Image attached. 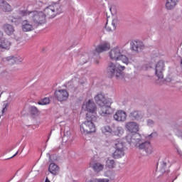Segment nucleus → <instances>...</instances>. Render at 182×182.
Returning a JSON list of instances; mask_svg holds the SVG:
<instances>
[{"label":"nucleus","instance_id":"72a5a7b5","mask_svg":"<svg viewBox=\"0 0 182 182\" xmlns=\"http://www.w3.org/2000/svg\"><path fill=\"white\" fill-rule=\"evenodd\" d=\"M109 11H110L112 15H116V14H117V10H116V6H111L109 7Z\"/></svg>","mask_w":182,"mask_h":182},{"label":"nucleus","instance_id":"4468645a","mask_svg":"<svg viewBox=\"0 0 182 182\" xmlns=\"http://www.w3.org/2000/svg\"><path fill=\"white\" fill-rule=\"evenodd\" d=\"M144 117V114H143V112H141V111H132L129 114V119H131V120H133V122H139V120H141Z\"/></svg>","mask_w":182,"mask_h":182},{"label":"nucleus","instance_id":"3c124183","mask_svg":"<svg viewBox=\"0 0 182 182\" xmlns=\"http://www.w3.org/2000/svg\"><path fill=\"white\" fill-rule=\"evenodd\" d=\"M178 136L182 139V134H179Z\"/></svg>","mask_w":182,"mask_h":182},{"label":"nucleus","instance_id":"c85d7f7f","mask_svg":"<svg viewBox=\"0 0 182 182\" xmlns=\"http://www.w3.org/2000/svg\"><path fill=\"white\" fill-rule=\"evenodd\" d=\"M47 156H49V161H50V163H55V161H58V156H56V155H50L49 154H48Z\"/></svg>","mask_w":182,"mask_h":182},{"label":"nucleus","instance_id":"f03ea898","mask_svg":"<svg viewBox=\"0 0 182 182\" xmlns=\"http://www.w3.org/2000/svg\"><path fill=\"white\" fill-rule=\"evenodd\" d=\"M126 140L131 146H135V147H138L139 150H144L146 154H151L153 153V146H151L150 142H143L139 134L134 135L128 134L126 136Z\"/></svg>","mask_w":182,"mask_h":182},{"label":"nucleus","instance_id":"5fc2aeb1","mask_svg":"<svg viewBox=\"0 0 182 182\" xmlns=\"http://www.w3.org/2000/svg\"><path fill=\"white\" fill-rule=\"evenodd\" d=\"M1 95H2V92H0V97H1Z\"/></svg>","mask_w":182,"mask_h":182},{"label":"nucleus","instance_id":"39448f33","mask_svg":"<svg viewBox=\"0 0 182 182\" xmlns=\"http://www.w3.org/2000/svg\"><path fill=\"white\" fill-rule=\"evenodd\" d=\"M109 55L112 60H122V63H124L125 65L130 63L129 58L125 55H123V50L119 47H115L111 49Z\"/></svg>","mask_w":182,"mask_h":182},{"label":"nucleus","instance_id":"a211bd4d","mask_svg":"<svg viewBox=\"0 0 182 182\" xmlns=\"http://www.w3.org/2000/svg\"><path fill=\"white\" fill-rule=\"evenodd\" d=\"M22 29L23 32H31L33 31V25L31 24V21L24 20L22 22Z\"/></svg>","mask_w":182,"mask_h":182},{"label":"nucleus","instance_id":"603ef678","mask_svg":"<svg viewBox=\"0 0 182 182\" xmlns=\"http://www.w3.org/2000/svg\"><path fill=\"white\" fill-rule=\"evenodd\" d=\"M95 63H96L97 65H98L99 61L96 60V61H95Z\"/></svg>","mask_w":182,"mask_h":182},{"label":"nucleus","instance_id":"49530a36","mask_svg":"<svg viewBox=\"0 0 182 182\" xmlns=\"http://www.w3.org/2000/svg\"><path fill=\"white\" fill-rule=\"evenodd\" d=\"M148 112H149V113H154V112L151 111V109H148Z\"/></svg>","mask_w":182,"mask_h":182},{"label":"nucleus","instance_id":"0eeeda50","mask_svg":"<svg viewBox=\"0 0 182 182\" xmlns=\"http://www.w3.org/2000/svg\"><path fill=\"white\" fill-rule=\"evenodd\" d=\"M95 100L99 106H105V105H112L113 101L110 98L106 99L102 93H99L95 97Z\"/></svg>","mask_w":182,"mask_h":182},{"label":"nucleus","instance_id":"b1692460","mask_svg":"<svg viewBox=\"0 0 182 182\" xmlns=\"http://www.w3.org/2000/svg\"><path fill=\"white\" fill-rule=\"evenodd\" d=\"M32 11H29L28 10H18V14L20 15V16L17 17V19H21V16H29L31 18V14Z\"/></svg>","mask_w":182,"mask_h":182},{"label":"nucleus","instance_id":"6e6d98bb","mask_svg":"<svg viewBox=\"0 0 182 182\" xmlns=\"http://www.w3.org/2000/svg\"><path fill=\"white\" fill-rule=\"evenodd\" d=\"M11 22H14V20H11Z\"/></svg>","mask_w":182,"mask_h":182},{"label":"nucleus","instance_id":"864d4df0","mask_svg":"<svg viewBox=\"0 0 182 182\" xmlns=\"http://www.w3.org/2000/svg\"><path fill=\"white\" fill-rule=\"evenodd\" d=\"M149 137H153V134H151L149 135Z\"/></svg>","mask_w":182,"mask_h":182},{"label":"nucleus","instance_id":"20e7f679","mask_svg":"<svg viewBox=\"0 0 182 182\" xmlns=\"http://www.w3.org/2000/svg\"><path fill=\"white\" fill-rule=\"evenodd\" d=\"M124 69H126L124 66L109 63L107 68L108 77H116L117 79L123 77V70H124Z\"/></svg>","mask_w":182,"mask_h":182},{"label":"nucleus","instance_id":"5701e85b","mask_svg":"<svg viewBox=\"0 0 182 182\" xmlns=\"http://www.w3.org/2000/svg\"><path fill=\"white\" fill-rule=\"evenodd\" d=\"M92 168L94 171H96L97 173H99L105 168V166L100 163H95L92 165Z\"/></svg>","mask_w":182,"mask_h":182},{"label":"nucleus","instance_id":"dca6fc26","mask_svg":"<svg viewBox=\"0 0 182 182\" xmlns=\"http://www.w3.org/2000/svg\"><path fill=\"white\" fill-rule=\"evenodd\" d=\"M3 31L6 35H8V36H11L14 35L15 32V28L14 26L6 23L3 26Z\"/></svg>","mask_w":182,"mask_h":182},{"label":"nucleus","instance_id":"f704fd0d","mask_svg":"<svg viewBox=\"0 0 182 182\" xmlns=\"http://www.w3.org/2000/svg\"><path fill=\"white\" fill-rule=\"evenodd\" d=\"M146 124L147 126H149L150 127H153V126H154L155 122L154 121H153V119H147L146 120Z\"/></svg>","mask_w":182,"mask_h":182},{"label":"nucleus","instance_id":"c9c22d12","mask_svg":"<svg viewBox=\"0 0 182 182\" xmlns=\"http://www.w3.org/2000/svg\"><path fill=\"white\" fill-rule=\"evenodd\" d=\"M166 167H167V163L163 162V164H162V168H161V171L162 173H166Z\"/></svg>","mask_w":182,"mask_h":182},{"label":"nucleus","instance_id":"79ce46f5","mask_svg":"<svg viewBox=\"0 0 182 182\" xmlns=\"http://www.w3.org/2000/svg\"><path fill=\"white\" fill-rule=\"evenodd\" d=\"M90 182H100V179L98 178H93Z\"/></svg>","mask_w":182,"mask_h":182},{"label":"nucleus","instance_id":"412c9836","mask_svg":"<svg viewBox=\"0 0 182 182\" xmlns=\"http://www.w3.org/2000/svg\"><path fill=\"white\" fill-rule=\"evenodd\" d=\"M180 0H166V8L168 11H171V9H174L176 8L177 4H178Z\"/></svg>","mask_w":182,"mask_h":182},{"label":"nucleus","instance_id":"423d86ee","mask_svg":"<svg viewBox=\"0 0 182 182\" xmlns=\"http://www.w3.org/2000/svg\"><path fill=\"white\" fill-rule=\"evenodd\" d=\"M115 151L113 153L114 159H121L124 156V142L120 139H117L114 141Z\"/></svg>","mask_w":182,"mask_h":182},{"label":"nucleus","instance_id":"f8f14e48","mask_svg":"<svg viewBox=\"0 0 182 182\" xmlns=\"http://www.w3.org/2000/svg\"><path fill=\"white\" fill-rule=\"evenodd\" d=\"M85 109L87 112H89L88 114H93V113H96V110H97V107H96V104L95 103L93 100H90L85 103Z\"/></svg>","mask_w":182,"mask_h":182},{"label":"nucleus","instance_id":"f3484780","mask_svg":"<svg viewBox=\"0 0 182 182\" xmlns=\"http://www.w3.org/2000/svg\"><path fill=\"white\" fill-rule=\"evenodd\" d=\"M11 45H12V43L11 42V41L8 40L7 38H1L0 40L1 49H6V50H9Z\"/></svg>","mask_w":182,"mask_h":182},{"label":"nucleus","instance_id":"37998d69","mask_svg":"<svg viewBox=\"0 0 182 182\" xmlns=\"http://www.w3.org/2000/svg\"><path fill=\"white\" fill-rule=\"evenodd\" d=\"M37 5L39 6L40 7H42V5H43V3H42V1H37Z\"/></svg>","mask_w":182,"mask_h":182},{"label":"nucleus","instance_id":"aec40b11","mask_svg":"<svg viewBox=\"0 0 182 182\" xmlns=\"http://www.w3.org/2000/svg\"><path fill=\"white\" fill-rule=\"evenodd\" d=\"M110 49V44L109 43H104L100 46H98L95 50L97 53H102V52H105L106 50H109Z\"/></svg>","mask_w":182,"mask_h":182},{"label":"nucleus","instance_id":"a878e982","mask_svg":"<svg viewBox=\"0 0 182 182\" xmlns=\"http://www.w3.org/2000/svg\"><path fill=\"white\" fill-rule=\"evenodd\" d=\"M1 9H2L4 12H11L12 7L11 6V5H9V4H8V2L6 1Z\"/></svg>","mask_w":182,"mask_h":182},{"label":"nucleus","instance_id":"7c9ffc66","mask_svg":"<svg viewBox=\"0 0 182 182\" xmlns=\"http://www.w3.org/2000/svg\"><path fill=\"white\" fill-rule=\"evenodd\" d=\"M117 136H122L124 133V129L122 127H118L117 128Z\"/></svg>","mask_w":182,"mask_h":182},{"label":"nucleus","instance_id":"1a4fd4ad","mask_svg":"<svg viewBox=\"0 0 182 182\" xmlns=\"http://www.w3.org/2000/svg\"><path fill=\"white\" fill-rule=\"evenodd\" d=\"M54 95L58 102H66L69 99V92L66 90L55 91Z\"/></svg>","mask_w":182,"mask_h":182},{"label":"nucleus","instance_id":"473e14b6","mask_svg":"<svg viewBox=\"0 0 182 182\" xmlns=\"http://www.w3.org/2000/svg\"><path fill=\"white\" fill-rule=\"evenodd\" d=\"M117 26V18H114L112 23V30L116 31Z\"/></svg>","mask_w":182,"mask_h":182},{"label":"nucleus","instance_id":"bb28decb","mask_svg":"<svg viewBox=\"0 0 182 182\" xmlns=\"http://www.w3.org/2000/svg\"><path fill=\"white\" fill-rule=\"evenodd\" d=\"M49 103H50V100L49 99V97H45L38 102V105H41V106L49 105Z\"/></svg>","mask_w":182,"mask_h":182},{"label":"nucleus","instance_id":"8fccbe9b","mask_svg":"<svg viewBox=\"0 0 182 182\" xmlns=\"http://www.w3.org/2000/svg\"><path fill=\"white\" fill-rule=\"evenodd\" d=\"M181 68L182 69V59L181 60Z\"/></svg>","mask_w":182,"mask_h":182},{"label":"nucleus","instance_id":"393cba45","mask_svg":"<svg viewBox=\"0 0 182 182\" xmlns=\"http://www.w3.org/2000/svg\"><path fill=\"white\" fill-rule=\"evenodd\" d=\"M115 166L116 163L114 162V160L108 159L106 161V166L108 167V168H114Z\"/></svg>","mask_w":182,"mask_h":182},{"label":"nucleus","instance_id":"4c0bfd02","mask_svg":"<svg viewBox=\"0 0 182 182\" xmlns=\"http://www.w3.org/2000/svg\"><path fill=\"white\" fill-rule=\"evenodd\" d=\"M105 28L107 29V31L108 32H112V31H114V30H113V27H107V24H106Z\"/></svg>","mask_w":182,"mask_h":182},{"label":"nucleus","instance_id":"9d476101","mask_svg":"<svg viewBox=\"0 0 182 182\" xmlns=\"http://www.w3.org/2000/svg\"><path fill=\"white\" fill-rule=\"evenodd\" d=\"M156 75L159 79H163V72H164V61L160 60L155 68Z\"/></svg>","mask_w":182,"mask_h":182},{"label":"nucleus","instance_id":"7ed1b4c3","mask_svg":"<svg viewBox=\"0 0 182 182\" xmlns=\"http://www.w3.org/2000/svg\"><path fill=\"white\" fill-rule=\"evenodd\" d=\"M96 117L92 114H86V121L80 125V132L83 134H90V133H95L96 132V127L95 123Z\"/></svg>","mask_w":182,"mask_h":182},{"label":"nucleus","instance_id":"c756f323","mask_svg":"<svg viewBox=\"0 0 182 182\" xmlns=\"http://www.w3.org/2000/svg\"><path fill=\"white\" fill-rule=\"evenodd\" d=\"M89 54L85 53L84 56L81 57V60H82V63H87L89 62Z\"/></svg>","mask_w":182,"mask_h":182},{"label":"nucleus","instance_id":"6ab92c4d","mask_svg":"<svg viewBox=\"0 0 182 182\" xmlns=\"http://www.w3.org/2000/svg\"><path fill=\"white\" fill-rule=\"evenodd\" d=\"M60 168L55 163H50L48 167V171L53 174V176H58L59 174Z\"/></svg>","mask_w":182,"mask_h":182},{"label":"nucleus","instance_id":"4be33fe9","mask_svg":"<svg viewBox=\"0 0 182 182\" xmlns=\"http://www.w3.org/2000/svg\"><path fill=\"white\" fill-rule=\"evenodd\" d=\"M6 60L7 62H9V64L11 63H21L23 60V58L21 56H16V57H7L6 58Z\"/></svg>","mask_w":182,"mask_h":182},{"label":"nucleus","instance_id":"ddd939ff","mask_svg":"<svg viewBox=\"0 0 182 182\" xmlns=\"http://www.w3.org/2000/svg\"><path fill=\"white\" fill-rule=\"evenodd\" d=\"M125 128L129 133H137L139 132V124L135 122H129L125 124Z\"/></svg>","mask_w":182,"mask_h":182},{"label":"nucleus","instance_id":"e433bc0d","mask_svg":"<svg viewBox=\"0 0 182 182\" xmlns=\"http://www.w3.org/2000/svg\"><path fill=\"white\" fill-rule=\"evenodd\" d=\"M68 138V140H69L70 139V131H67L66 132H65L64 134V139Z\"/></svg>","mask_w":182,"mask_h":182},{"label":"nucleus","instance_id":"6e6552de","mask_svg":"<svg viewBox=\"0 0 182 182\" xmlns=\"http://www.w3.org/2000/svg\"><path fill=\"white\" fill-rule=\"evenodd\" d=\"M130 49L135 53H139L144 49V43L140 41H133L130 43Z\"/></svg>","mask_w":182,"mask_h":182},{"label":"nucleus","instance_id":"2eb2a0df","mask_svg":"<svg viewBox=\"0 0 182 182\" xmlns=\"http://www.w3.org/2000/svg\"><path fill=\"white\" fill-rule=\"evenodd\" d=\"M127 117V114H126V112L123 110L117 111L114 115V119L117 122H124Z\"/></svg>","mask_w":182,"mask_h":182},{"label":"nucleus","instance_id":"cd10ccee","mask_svg":"<svg viewBox=\"0 0 182 182\" xmlns=\"http://www.w3.org/2000/svg\"><path fill=\"white\" fill-rule=\"evenodd\" d=\"M30 113L34 116L39 114V109L35 106L30 107Z\"/></svg>","mask_w":182,"mask_h":182},{"label":"nucleus","instance_id":"c03bdc74","mask_svg":"<svg viewBox=\"0 0 182 182\" xmlns=\"http://www.w3.org/2000/svg\"><path fill=\"white\" fill-rule=\"evenodd\" d=\"M3 37H4V32H2V31H0V41Z\"/></svg>","mask_w":182,"mask_h":182},{"label":"nucleus","instance_id":"ea45409f","mask_svg":"<svg viewBox=\"0 0 182 182\" xmlns=\"http://www.w3.org/2000/svg\"><path fill=\"white\" fill-rule=\"evenodd\" d=\"M4 106V107L2 109V113H4L5 112V110H6V107H8V102H5Z\"/></svg>","mask_w":182,"mask_h":182},{"label":"nucleus","instance_id":"a19ab883","mask_svg":"<svg viewBox=\"0 0 182 182\" xmlns=\"http://www.w3.org/2000/svg\"><path fill=\"white\" fill-rule=\"evenodd\" d=\"M100 182H109V179L107 178H99Z\"/></svg>","mask_w":182,"mask_h":182},{"label":"nucleus","instance_id":"9b49d317","mask_svg":"<svg viewBox=\"0 0 182 182\" xmlns=\"http://www.w3.org/2000/svg\"><path fill=\"white\" fill-rule=\"evenodd\" d=\"M113 113V109L110 107V105H101L99 110V114L100 116L106 117L108 114H112Z\"/></svg>","mask_w":182,"mask_h":182},{"label":"nucleus","instance_id":"f257e3e1","mask_svg":"<svg viewBox=\"0 0 182 182\" xmlns=\"http://www.w3.org/2000/svg\"><path fill=\"white\" fill-rule=\"evenodd\" d=\"M63 12V8L62 5L58 3H54L44 9L43 11H33L31 13V21L37 25V26H41L43 23H46V16L50 18H55L57 15H60Z\"/></svg>","mask_w":182,"mask_h":182},{"label":"nucleus","instance_id":"de8ad7c7","mask_svg":"<svg viewBox=\"0 0 182 182\" xmlns=\"http://www.w3.org/2000/svg\"><path fill=\"white\" fill-rule=\"evenodd\" d=\"M50 134H52V131L50 132V134L48 135V139L47 141L49 140V139H50Z\"/></svg>","mask_w":182,"mask_h":182},{"label":"nucleus","instance_id":"a18cd8bd","mask_svg":"<svg viewBox=\"0 0 182 182\" xmlns=\"http://www.w3.org/2000/svg\"><path fill=\"white\" fill-rule=\"evenodd\" d=\"M18 151H17L13 156L10 157L9 159H14V157H16L18 154Z\"/></svg>","mask_w":182,"mask_h":182},{"label":"nucleus","instance_id":"09e8293b","mask_svg":"<svg viewBox=\"0 0 182 182\" xmlns=\"http://www.w3.org/2000/svg\"><path fill=\"white\" fill-rule=\"evenodd\" d=\"M45 182H50V181H49V178L46 177Z\"/></svg>","mask_w":182,"mask_h":182},{"label":"nucleus","instance_id":"2f4dec72","mask_svg":"<svg viewBox=\"0 0 182 182\" xmlns=\"http://www.w3.org/2000/svg\"><path fill=\"white\" fill-rule=\"evenodd\" d=\"M102 132L104 133H112V128L109 126H105L102 128Z\"/></svg>","mask_w":182,"mask_h":182},{"label":"nucleus","instance_id":"58836bf2","mask_svg":"<svg viewBox=\"0 0 182 182\" xmlns=\"http://www.w3.org/2000/svg\"><path fill=\"white\" fill-rule=\"evenodd\" d=\"M6 1H5V0H0V9H1L2 6H4V5H5V3Z\"/></svg>","mask_w":182,"mask_h":182}]
</instances>
